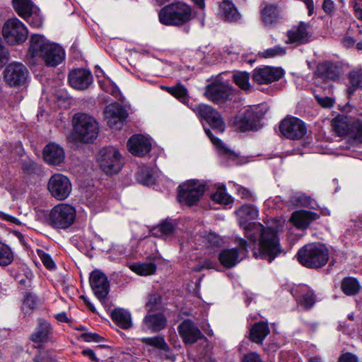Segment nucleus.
I'll use <instances>...</instances> for the list:
<instances>
[{
	"instance_id": "nucleus-1",
	"label": "nucleus",
	"mask_w": 362,
	"mask_h": 362,
	"mask_svg": "<svg viewBox=\"0 0 362 362\" xmlns=\"http://www.w3.org/2000/svg\"><path fill=\"white\" fill-rule=\"evenodd\" d=\"M28 54L31 58H40L48 67H56L65 59V51L62 47L51 42L40 34L30 36Z\"/></svg>"
},
{
	"instance_id": "nucleus-2",
	"label": "nucleus",
	"mask_w": 362,
	"mask_h": 362,
	"mask_svg": "<svg viewBox=\"0 0 362 362\" xmlns=\"http://www.w3.org/2000/svg\"><path fill=\"white\" fill-rule=\"evenodd\" d=\"M296 257L298 262L306 268L320 269L328 262L329 251L325 244L313 243L300 247Z\"/></svg>"
},
{
	"instance_id": "nucleus-3",
	"label": "nucleus",
	"mask_w": 362,
	"mask_h": 362,
	"mask_svg": "<svg viewBox=\"0 0 362 362\" xmlns=\"http://www.w3.org/2000/svg\"><path fill=\"white\" fill-rule=\"evenodd\" d=\"M192 8L188 4L177 1L163 6L158 12V19L166 26L180 27L192 19Z\"/></svg>"
},
{
	"instance_id": "nucleus-4",
	"label": "nucleus",
	"mask_w": 362,
	"mask_h": 362,
	"mask_svg": "<svg viewBox=\"0 0 362 362\" xmlns=\"http://www.w3.org/2000/svg\"><path fill=\"white\" fill-rule=\"evenodd\" d=\"M72 122L76 140L90 144L97 139L99 126L93 117L86 113L78 112L74 115Z\"/></svg>"
},
{
	"instance_id": "nucleus-5",
	"label": "nucleus",
	"mask_w": 362,
	"mask_h": 362,
	"mask_svg": "<svg viewBox=\"0 0 362 362\" xmlns=\"http://www.w3.org/2000/svg\"><path fill=\"white\" fill-rule=\"evenodd\" d=\"M282 251L276 230L270 227L262 228L259 249L253 252V256L271 263Z\"/></svg>"
},
{
	"instance_id": "nucleus-6",
	"label": "nucleus",
	"mask_w": 362,
	"mask_h": 362,
	"mask_svg": "<svg viewBox=\"0 0 362 362\" xmlns=\"http://www.w3.org/2000/svg\"><path fill=\"white\" fill-rule=\"evenodd\" d=\"M76 218V208L69 204L60 203L50 210L46 221L52 228L66 230L74 223Z\"/></svg>"
},
{
	"instance_id": "nucleus-7",
	"label": "nucleus",
	"mask_w": 362,
	"mask_h": 362,
	"mask_svg": "<svg viewBox=\"0 0 362 362\" xmlns=\"http://www.w3.org/2000/svg\"><path fill=\"white\" fill-rule=\"evenodd\" d=\"M206 191V184L199 180H189L177 187V200L187 206L197 205Z\"/></svg>"
},
{
	"instance_id": "nucleus-8",
	"label": "nucleus",
	"mask_w": 362,
	"mask_h": 362,
	"mask_svg": "<svg viewBox=\"0 0 362 362\" xmlns=\"http://www.w3.org/2000/svg\"><path fill=\"white\" fill-rule=\"evenodd\" d=\"M100 169L106 174H117L122 169L123 161L119 150L113 146L103 147L98 154Z\"/></svg>"
},
{
	"instance_id": "nucleus-9",
	"label": "nucleus",
	"mask_w": 362,
	"mask_h": 362,
	"mask_svg": "<svg viewBox=\"0 0 362 362\" xmlns=\"http://www.w3.org/2000/svg\"><path fill=\"white\" fill-rule=\"evenodd\" d=\"M28 33L25 25L17 18L7 20L2 28L4 38L10 45L23 43L28 37Z\"/></svg>"
},
{
	"instance_id": "nucleus-10",
	"label": "nucleus",
	"mask_w": 362,
	"mask_h": 362,
	"mask_svg": "<svg viewBox=\"0 0 362 362\" xmlns=\"http://www.w3.org/2000/svg\"><path fill=\"white\" fill-rule=\"evenodd\" d=\"M281 134L290 140H299L307 133L305 123L296 117H286L282 119L279 126Z\"/></svg>"
},
{
	"instance_id": "nucleus-11",
	"label": "nucleus",
	"mask_w": 362,
	"mask_h": 362,
	"mask_svg": "<svg viewBox=\"0 0 362 362\" xmlns=\"http://www.w3.org/2000/svg\"><path fill=\"white\" fill-rule=\"evenodd\" d=\"M4 80L10 87H21L26 84L29 72L22 63H11L3 71Z\"/></svg>"
},
{
	"instance_id": "nucleus-12",
	"label": "nucleus",
	"mask_w": 362,
	"mask_h": 362,
	"mask_svg": "<svg viewBox=\"0 0 362 362\" xmlns=\"http://www.w3.org/2000/svg\"><path fill=\"white\" fill-rule=\"evenodd\" d=\"M192 110L199 118L205 120L213 129L221 133L225 131L226 125L223 117L215 108L202 103L192 108Z\"/></svg>"
},
{
	"instance_id": "nucleus-13",
	"label": "nucleus",
	"mask_w": 362,
	"mask_h": 362,
	"mask_svg": "<svg viewBox=\"0 0 362 362\" xmlns=\"http://www.w3.org/2000/svg\"><path fill=\"white\" fill-rule=\"evenodd\" d=\"M47 189L52 197L62 201L66 199L71 192V183L69 179L60 173L52 175L49 179Z\"/></svg>"
},
{
	"instance_id": "nucleus-14",
	"label": "nucleus",
	"mask_w": 362,
	"mask_h": 362,
	"mask_svg": "<svg viewBox=\"0 0 362 362\" xmlns=\"http://www.w3.org/2000/svg\"><path fill=\"white\" fill-rule=\"evenodd\" d=\"M89 284L95 297L105 304L110 288L107 276L101 271L95 269L90 274Z\"/></svg>"
},
{
	"instance_id": "nucleus-15",
	"label": "nucleus",
	"mask_w": 362,
	"mask_h": 362,
	"mask_svg": "<svg viewBox=\"0 0 362 362\" xmlns=\"http://www.w3.org/2000/svg\"><path fill=\"white\" fill-rule=\"evenodd\" d=\"M261 116L257 112L253 110L251 107L239 112L232 120L234 127L242 132L251 130H257L259 127Z\"/></svg>"
},
{
	"instance_id": "nucleus-16",
	"label": "nucleus",
	"mask_w": 362,
	"mask_h": 362,
	"mask_svg": "<svg viewBox=\"0 0 362 362\" xmlns=\"http://www.w3.org/2000/svg\"><path fill=\"white\" fill-rule=\"evenodd\" d=\"M334 127L339 135L348 136L362 142V120L344 119L334 121Z\"/></svg>"
},
{
	"instance_id": "nucleus-17",
	"label": "nucleus",
	"mask_w": 362,
	"mask_h": 362,
	"mask_svg": "<svg viewBox=\"0 0 362 362\" xmlns=\"http://www.w3.org/2000/svg\"><path fill=\"white\" fill-rule=\"evenodd\" d=\"M282 8L276 3H264L260 7V20L269 28L276 27L282 20Z\"/></svg>"
},
{
	"instance_id": "nucleus-18",
	"label": "nucleus",
	"mask_w": 362,
	"mask_h": 362,
	"mask_svg": "<svg viewBox=\"0 0 362 362\" xmlns=\"http://www.w3.org/2000/svg\"><path fill=\"white\" fill-rule=\"evenodd\" d=\"M284 75V71L280 67L262 66L256 67L252 74L253 82L262 85L277 81Z\"/></svg>"
},
{
	"instance_id": "nucleus-19",
	"label": "nucleus",
	"mask_w": 362,
	"mask_h": 362,
	"mask_svg": "<svg viewBox=\"0 0 362 362\" xmlns=\"http://www.w3.org/2000/svg\"><path fill=\"white\" fill-rule=\"evenodd\" d=\"M104 114L107 120L108 126L113 129H121L128 117L127 110L117 103L106 106Z\"/></svg>"
},
{
	"instance_id": "nucleus-20",
	"label": "nucleus",
	"mask_w": 362,
	"mask_h": 362,
	"mask_svg": "<svg viewBox=\"0 0 362 362\" xmlns=\"http://www.w3.org/2000/svg\"><path fill=\"white\" fill-rule=\"evenodd\" d=\"M177 332L185 344H193L199 339H206L199 327L190 319L184 320L177 326Z\"/></svg>"
},
{
	"instance_id": "nucleus-21",
	"label": "nucleus",
	"mask_w": 362,
	"mask_h": 362,
	"mask_svg": "<svg viewBox=\"0 0 362 362\" xmlns=\"http://www.w3.org/2000/svg\"><path fill=\"white\" fill-rule=\"evenodd\" d=\"M231 86L224 83H211L206 86L205 95L215 104L226 102L233 95Z\"/></svg>"
},
{
	"instance_id": "nucleus-22",
	"label": "nucleus",
	"mask_w": 362,
	"mask_h": 362,
	"mask_svg": "<svg viewBox=\"0 0 362 362\" xmlns=\"http://www.w3.org/2000/svg\"><path fill=\"white\" fill-rule=\"evenodd\" d=\"M93 81V76L88 69H74L69 71L68 82L69 85L77 90L87 89Z\"/></svg>"
},
{
	"instance_id": "nucleus-23",
	"label": "nucleus",
	"mask_w": 362,
	"mask_h": 362,
	"mask_svg": "<svg viewBox=\"0 0 362 362\" xmlns=\"http://www.w3.org/2000/svg\"><path fill=\"white\" fill-rule=\"evenodd\" d=\"M42 157L49 165L57 166L64 163L65 151L63 147L55 142H49L42 150Z\"/></svg>"
},
{
	"instance_id": "nucleus-24",
	"label": "nucleus",
	"mask_w": 362,
	"mask_h": 362,
	"mask_svg": "<svg viewBox=\"0 0 362 362\" xmlns=\"http://www.w3.org/2000/svg\"><path fill=\"white\" fill-rule=\"evenodd\" d=\"M309 24L300 21L298 25L293 26L287 31L286 36L288 40L286 44L303 45L308 43L311 37L309 30Z\"/></svg>"
},
{
	"instance_id": "nucleus-25",
	"label": "nucleus",
	"mask_w": 362,
	"mask_h": 362,
	"mask_svg": "<svg viewBox=\"0 0 362 362\" xmlns=\"http://www.w3.org/2000/svg\"><path fill=\"white\" fill-rule=\"evenodd\" d=\"M129 151L134 156L143 157L151 150V144L149 139L141 134L132 136L128 141Z\"/></svg>"
},
{
	"instance_id": "nucleus-26",
	"label": "nucleus",
	"mask_w": 362,
	"mask_h": 362,
	"mask_svg": "<svg viewBox=\"0 0 362 362\" xmlns=\"http://www.w3.org/2000/svg\"><path fill=\"white\" fill-rule=\"evenodd\" d=\"M53 328L47 320L40 318L34 332L30 334V339L34 343H48L52 341Z\"/></svg>"
},
{
	"instance_id": "nucleus-27",
	"label": "nucleus",
	"mask_w": 362,
	"mask_h": 362,
	"mask_svg": "<svg viewBox=\"0 0 362 362\" xmlns=\"http://www.w3.org/2000/svg\"><path fill=\"white\" fill-rule=\"evenodd\" d=\"M167 322L163 313H148L143 320V326L151 332L156 333L164 329Z\"/></svg>"
},
{
	"instance_id": "nucleus-28",
	"label": "nucleus",
	"mask_w": 362,
	"mask_h": 362,
	"mask_svg": "<svg viewBox=\"0 0 362 362\" xmlns=\"http://www.w3.org/2000/svg\"><path fill=\"white\" fill-rule=\"evenodd\" d=\"M269 333L270 328L268 322L259 321L251 325L247 338L255 344H262Z\"/></svg>"
},
{
	"instance_id": "nucleus-29",
	"label": "nucleus",
	"mask_w": 362,
	"mask_h": 362,
	"mask_svg": "<svg viewBox=\"0 0 362 362\" xmlns=\"http://www.w3.org/2000/svg\"><path fill=\"white\" fill-rule=\"evenodd\" d=\"M319 218L320 215L315 212L308 210H300L293 213L291 221L298 228L305 229L312 222Z\"/></svg>"
},
{
	"instance_id": "nucleus-30",
	"label": "nucleus",
	"mask_w": 362,
	"mask_h": 362,
	"mask_svg": "<svg viewBox=\"0 0 362 362\" xmlns=\"http://www.w3.org/2000/svg\"><path fill=\"white\" fill-rule=\"evenodd\" d=\"M346 83L347 98L351 99L358 89H362V69L356 68L350 71L347 75Z\"/></svg>"
},
{
	"instance_id": "nucleus-31",
	"label": "nucleus",
	"mask_w": 362,
	"mask_h": 362,
	"mask_svg": "<svg viewBox=\"0 0 362 362\" xmlns=\"http://www.w3.org/2000/svg\"><path fill=\"white\" fill-rule=\"evenodd\" d=\"M220 264L226 269H230L236 266L241 259H239V250L238 248L223 249L218 255Z\"/></svg>"
},
{
	"instance_id": "nucleus-32",
	"label": "nucleus",
	"mask_w": 362,
	"mask_h": 362,
	"mask_svg": "<svg viewBox=\"0 0 362 362\" xmlns=\"http://www.w3.org/2000/svg\"><path fill=\"white\" fill-rule=\"evenodd\" d=\"M112 320L121 329H127L132 326V316L129 311L123 308H115L111 312Z\"/></svg>"
},
{
	"instance_id": "nucleus-33",
	"label": "nucleus",
	"mask_w": 362,
	"mask_h": 362,
	"mask_svg": "<svg viewBox=\"0 0 362 362\" xmlns=\"http://www.w3.org/2000/svg\"><path fill=\"white\" fill-rule=\"evenodd\" d=\"M316 74L325 80L334 81L339 78L337 66L329 62L320 64L317 67Z\"/></svg>"
},
{
	"instance_id": "nucleus-34",
	"label": "nucleus",
	"mask_w": 362,
	"mask_h": 362,
	"mask_svg": "<svg viewBox=\"0 0 362 362\" xmlns=\"http://www.w3.org/2000/svg\"><path fill=\"white\" fill-rule=\"evenodd\" d=\"M204 132L211 143L216 147L219 154L228 158H234L236 157L235 152L228 148L220 139L216 137L209 129L204 128Z\"/></svg>"
},
{
	"instance_id": "nucleus-35",
	"label": "nucleus",
	"mask_w": 362,
	"mask_h": 362,
	"mask_svg": "<svg viewBox=\"0 0 362 362\" xmlns=\"http://www.w3.org/2000/svg\"><path fill=\"white\" fill-rule=\"evenodd\" d=\"M361 284L356 278L344 277L341 282V290L346 296H352L358 294L361 290Z\"/></svg>"
},
{
	"instance_id": "nucleus-36",
	"label": "nucleus",
	"mask_w": 362,
	"mask_h": 362,
	"mask_svg": "<svg viewBox=\"0 0 362 362\" xmlns=\"http://www.w3.org/2000/svg\"><path fill=\"white\" fill-rule=\"evenodd\" d=\"M219 9L227 21H237L240 19V15L237 8L230 0H223L219 4Z\"/></svg>"
},
{
	"instance_id": "nucleus-37",
	"label": "nucleus",
	"mask_w": 362,
	"mask_h": 362,
	"mask_svg": "<svg viewBox=\"0 0 362 362\" xmlns=\"http://www.w3.org/2000/svg\"><path fill=\"white\" fill-rule=\"evenodd\" d=\"M293 296L295 298L298 305L302 306L305 310H310L315 305V295L312 290H308L306 292L298 294V291L292 293Z\"/></svg>"
},
{
	"instance_id": "nucleus-38",
	"label": "nucleus",
	"mask_w": 362,
	"mask_h": 362,
	"mask_svg": "<svg viewBox=\"0 0 362 362\" xmlns=\"http://www.w3.org/2000/svg\"><path fill=\"white\" fill-rule=\"evenodd\" d=\"M141 341L146 346L164 351H168L170 349L168 344L165 342L164 337L161 335H157L152 337H144Z\"/></svg>"
},
{
	"instance_id": "nucleus-39",
	"label": "nucleus",
	"mask_w": 362,
	"mask_h": 362,
	"mask_svg": "<svg viewBox=\"0 0 362 362\" xmlns=\"http://www.w3.org/2000/svg\"><path fill=\"white\" fill-rule=\"evenodd\" d=\"M14 11L22 18L33 11V4L30 0H12Z\"/></svg>"
},
{
	"instance_id": "nucleus-40",
	"label": "nucleus",
	"mask_w": 362,
	"mask_h": 362,
	"mask_svg": "<svg viewBox=\"0 0 362 362\" xmlns=\"http://www.w3.org/2000/svg\"><path fill=\"white\" fill-rule=\"evenodd\" d=\"M211 199L221 204H230L233 202V198L226 192L224 185L218 187L216 191L211 194Z\"/></svg>"
},
{
	"instance_id": "nucleus-41",
	"label": "nucleus",
	"mask_w": 362,
	"mask_h": 362,
	"mask_svg": "<svg viewBox=\"0 0 362 362\" xmlns=\"http://www.w3.org/2000/svg\"><path fill=\"white\" fill-rule=\"evenodd\" d=\"M156 264L151 262L136 263L132 266V270L141 276L153 274L156 272Z\"/></svg>"
},
{
	"instance_id": "nucleus-42",
	"label": "nucleus",
	"mask_w": 362,
	"mask_h": 362,
	"mask_svg": "<svg viewBox=\"0 0 362 362\" xmlns=\"http://www.w3.org/2000/svg\"><path fill=\"white\" fill-rule=\"evenodd\" d=\"M249 80L250 74L247 71H236L233 74V81L242 90H250Z\"/></svg>"
},
{
	"instance_id": "nucleus-43",
	"label": "nucleus",
	"mask_w": 362,
	"mask_h": 362,
	"mask_svg": "<svg viewBox=\"0 0 362 362\" xmlns=\"http://www.w3.org/2000/svg\"><path fill=\"white\" fill-rule=\"evenodd\" d=\"M14 260V254L11 248L6 244L0 243V266L11 264Z\"/></svg>"
},
{
	"instance_id": "nucleus-44",
	"label": "nucleus",
	"mask_w": 362,
	"mask_h": 362,
	"mask_svg": "<svg viewBox=\"0 0 362 362\" xmlns=\"http://www.w3.org/2000/svg\"><path fill=\"white\" fill-rule=\"evenodd\" d=\"M37 303L38 298L35 294L26 292L23 300L21 309L25 314L30 313L37 307Z\"/></svg>"
},
{
	"instance_id": "nucleus-45",
	"label": "nucleus",
	"mask_w": 362,
	"mask_h": 362,
	"mask_svg": "<svg viewBox=\"0 0 362 362\" xmlns=\"http://www.w3.org/2000/svg\"><path fill=\"white\" fill-rule=\"evenodd\" d=\"M165 89L169 93L175 97L180 102L185 103L188 100L187 90L181 83H178L175 86L165 87Z\"/></svg>"
},
{
	"instance_id": "nucleus-46",
	"label": "nucleus",
	"mask_w": 362,
	"mask_h": 362,
	"mask_svg": "<svg viewBox=\"0 0 362 362\" xmlns=\"http://www.w3.org/2000/svg\"><path fill=\"white\" fill-rule=\"evenodd\" d=\"M136 180L144 185H151L154 183L153 175L148 170L145 168H141L137 171Z\"/></svg>"
},
{
	"instance_id": "nucleus-47",
	"label": "nucleus",
	"mask_w": 362,
	"mask_h": 362,
	"mask_svg": "<svg viewBox=\"0 0 362 362\" xmlns=\"http://www.w3.org/2000/svg\"><path fill=\"white\" fill-rule=\"evenodd\" d=\"M37 254L47 269L52 271L56 269V264L49 254L40 249L37 250Z\"/></svg>"
},
{
	"instance_id": "nucleus-48",
	"label": "nucleus",
	"mask_w": 362,
	"mask_h": 362,
	"mask_svg": "<svg viewBox=\"0 0 362 362\" xmlns=\"http://www.w3.org/2000/svg\"><path fill=\"white\" fill-rule=\"evenodd\" d=\"M238 212L242 216H245V218L250 219H255L259 216V211L252 204L243 205L240 206L238 209Z\"/></svg>"
},
{
	"instance_id": "nucleus-49",
	"label": "nucleus",
	"mask_w": 362,
	"mask_h": 362,
	"mask_svg": "<svg viewBox=\"0 0 362 362\" xmlns=\"http://www.w3.org/2000/svg\"><path fill=\"white\" fill-rule=\"evenodd\" d=\"M285 54V48L280 45H277L264 50L262 54L264 58H272L276 56H282Z\"/></svg>"
},
{
	"instance_id": "nucleus-50",
	"label": "nucleus",
	"mask_w": 362,
	"mask_h": 362,
	"mask_svg": "<svg viewBox=\"0 0 362 362\" xmlns=\"http://www.w3.org/2000/svg\"><path fill=\"white\" fill-rule=\"evenodd\" d=\"M159 231L164 235L172 234L175 229V223L168 219L163 221L158 226Z\"/></svg>"
},
{
	"instance_id": "nucleus-51",
	"label": "nucleus",
	"mask_w": 362,
	"mask_h": 362,
	"mask_svg": "<svg viewBox=\"0 0 362 362\" xmlns=\"http://www.w3.org/2000/svg\"><path fill=\"white\" fill-rule=\"evenodd\" d=\"M33 362H56V360L48 351L42 350L37 352Z\"/></svg>"
},
{
	"instance_id": "nucleus-52",
	"label": "nucleus",
	"mask_w": 362,
	"mask_h": 362,
	"mask_svg": "<svg viewBox=\"0 0 362 362\" xmlns=\"http://www.w3.org/2000/svg\"><path fill=\"white\" fill-rule=\"evenodd\" d=\"M207 244L210 247H219L223 245V238L215 233H209L206 235Z\"/></svg>"
},
{
	"instance_id": "nucleus-53",
	"label": "nucleus",
	"mask_w": 362,
	"mask_h": 362,
	"mask_svg": "<svg viewBox=\"0 0 362 362\" xmlns=\"http://www.w3.org/2000/svg\"><path fill=\"white\" fill-rule=\"evenodd\" d=\"M23 18L25 20L26 22L34 28H39L42 25V18L39 16L33 14V11L31 12V13L28 14Z\"/></svg>"
},
{
	"instance_id": "nucleus-54",
	"label": "nucleus",
	"mask_w": 362,
	"mask_h": 362,
	"mask_svg": "<svg viewBox=\"0 0 362 362\" xmlns=\"http://www.w3.org/2000/svg\"><path fill=\"white\" fill-rule=\"evenodd\" d=\"M161 296L157 293H151L148 296V301L146 304L149 310H154L161 303Z\"/></svg>"
},
{
	"instance_id": "nucleus-55",
	"label": "nucleus",
	"mask_w": 362,
	"mask_h": 362,
	"mask_svg": "<svg viewBox=\"0 0 362 362\" xmlns=\"http://www.w3.org/2000/svg\"><path fill=\"white\" fill-rule=\"evenodd\" d=\"M23 172L28 175L35 174L37 171V165L34 161L24 162L22 165Z\"/></svg>"
},
{
	"instance_id": "nucleus-56",
	"label": "nucleus",
	"mask_w": 362,
	"mask_h": 362,
	"mask_svg": "<svg viewBox=\"0 0 362 362\" xmlns=\"http://www.w3.org/2000/svg\"><path fill=\"white\" fill-rule=\"evenodd\" d=\"M81 338L86 342H100L104 340V337L97 333H83Z\"/></svg>"
},
{
	"instance_id": "nucleus-57",
	"label": "nucleus",
	"mask_w": 362,
	"mask_h": 362,
	"mask_svg": "<svg viewBox=\"0 0 362 362\" xmlns=\"http://www.w3.org/2000/svg\"><path fill=\"white\" fill-rule=\"evenodd\" d=\"M242 362H264L259 354L256 352H250L245 354Z\"/></svg>"
},
{
	"instance_id": "nucleus-58",
	"label": "nucleus",
	"mask_w": 362,
	"mask_h": 362,
	"mask_svg": "<svg viewBox=\"0 0 362 362\" xmlns=\"http://www.w3.org/2000/svg\"><path fill=\"white\" fill-rule=\"evenodd\" d=\"M315 99L319 105L326 108L332 107L334 103V100L328 96L320 97L318 95H316Z\"/></svg>"
},
{
	"instance_id": "nucleus-59",
	"label": "nucleus",
	"mask_w": 362,
	"mask_h": 362,
	"mask_svg": "<svg viewBox=\"0 0 362 362\" xmlns=\"http://www.w3.org/2000/svg\"><path fill=\"white\" fill-rule=\"evenodd\" d=\"M8 52L3 45V40L0 37V69L7 62Z\"/></svg>"
},
{
	"instance_id": "nucleus-60",
	"label": "nucleus",
	"mask_w": 362,
	"mask_h": 362,
	"mask_svg": "<svg viewBox=\"0 0 362 362\" xmlns=\"http://www.w3.org/2000/svg\"><path fill=\"white\" fill-rule=\"evenodd\" d=\"M354 16L360 21H362V0H354L353 2Z\"/></svg>"
},
{
	"instance_id": "nucleus-61",
	"label": "nucleus",
	"mask_w": 362,
	"mask_h": 362,
	"mask_svg": "<svg viewBox=\"0 0 362 362\" xmlns=\"http://www.w3.org/2000/svg\"><path fill=\"white\" fill-rule=\"evenodd\" d=\"M298 201L300 204L305 206L315 209L316 203L310 197L305 195H300L298 198Z\"/></svg>"
},
{
	"instance_id": "nucleus-62",
	"label": "nucleus",
	"mask_w": 362,
	"mask_h": 362,
	"mask_svg": "<svg viewBox=\"0 0 362 362\" xmlns=\"http://www.w3.org/2000/svg\"><path fill=\"white\" fill-rule=\"evenodd\" d=\"M338 362H358V360L354 354L346 352L340 356Z\"/></svg>"
},
{
	"instance_id": "nucleus-63",
	"label": "nucleus",
	"mask_w": 362,
	"mask_h": 362,
	"mask_svg": "<svg viewBox=\"0 0 362 362\" xmlns=\"http://www.w3.org/2000/svg\"><path fill=\"white\" fill-rule=\"evenodd\" d=\"M81 354L83 356L88 357L90 360H91L93 362H100V359L97 358V356H95L94 351L91 349H83L81 351Z\"/></svg>"
},
{
	"instance_id": "nucleus-64",
	"label": "nucleus",
	"mask_w": 362,
	"mask_h": 362,
	"mask_svg": "<svg viewBox=\"0 0 362 362\" xmlns=\"http://www.w3.org/2000/svg\"><path fill=\"white\" fill-rule=\"evenodd\" d=\"M238 195L242 199H250L252 197V193L250 191L244 187L240 186L237 189Z\"/></svg>"
}]
</instances>
